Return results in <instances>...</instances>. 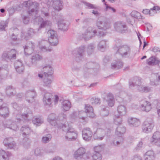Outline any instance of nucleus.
I'll use <instances>...</instances> for the list:
<instances>
[{"label": "nucleus", "instance_id": "nucleus-1", "mask_svg": "<svg viewBox=\"0 0 160 160\" xmlns=\"http://www.w3.org/2000/svg\"><path fill=\"white\" fill-rule=\"evenodd\" d=\"M122 41L120 39H117L116 41V46L114 47L118 49L117 52L120 53L123 57L126 58L129 57L131 53V50L129 47L127 45H124L121 46H118L119 44H120Z\"/></svg>", "mask_w": 160, "mask_h": 160}, {"label": "nucleus", "instance_id": "nucleus-2", "mask_svg": "<svg viewBox=\"0 0 160 160\" xmlns=\"http://www.w3.org/2000/svg\"><path fill=\"white\" fill-rule=\"evenodd\" d=\"M47 34L48 36V40L51 46H56L58 44V41L57 32L53 30L48 31Z\"/></svg>", "mask_w": 160, "mask_h": 160}, {"label": "nucleus", "instance_id": "nucleus-3", "mask_svg": "<svg viewBox=\"0 0 160 160\" xmlns=\"http://www.w3.org/2000/svg\"><path fill=\"white\" fill-rule=\"evenodd\" d=\"M154 126L153 119L148 118L144 122L142 125V129L143 132L148 133L151 132Z\"/></svg>", "mask_w": 160, "mask_h": 160}, {"label": "nucleus", "instance_id": "nucleus-4", "mask_svg": "<svg viewBox=\"0 0 160 160\" xmlns=\"http://www.w3.org/2000/svg\"><path fill=\"white\" fill-rule=\"evenodd\" d=\"M40 89L42 93H44L43 98V103L45 105H49L52 103V100L53 98V96L52 93L47 92V91L43 87H40Z\"/></svg>", "mask_w": 160, "mask_h": 160}, {"label": "nucleus", "instance_id": "nucleus-5", "mask_svg": "<svg viewBox=\"0 0 160 160\" xmlns=\"http://www.w3.org/2000/svg\"><path fill=\"white\" fill-rule=\"evenodd\" d=\"M97 33V30L91 27H89L87 29L85 32L82 34V37L85 40H88L95 36Z\"/></svg>", "mask_w": 160, "mask_h": 160}, {"label": "nucleus", "instance_id": "nucleus-6", "mask_svg": "<svg viewBox=\"0 0 160 160\" xmlns=\"http://www.w3.org/2000/svg\"><path fill=\"white\" fill-rule=\"evenodd\" d=\"M114 27L116 30L120 33H124L128 32V28L124 22H116L114 24Z\"/></svg>", "mask_w": 160, "mask_h": 160}, {"label": "nucleus", "instance_id": "nucleus-7", "mask_svg": "<svg viewBox=\"0 0 160 160\" xmlns=\"http://www.w3.org/2000/svg\"><path fill=\"white\" fill-rule=\"evenodd\" d=\"M48 0L47 2L48 5L52 6L54 9L58 11L61 10L63 8V2L62 0H53L52 2Z\"/></svg>", "mask_w": 160, "mask_h": 160}, {"label": "nucleus", "instance_id": "nucleus-8", "mask_svg": "<svg viewBox=\"0 0 160 160\" xmlns=\"http://www.w3.org/2000/svg\"><path fill=\"white\" fill-rule=\"evenodd\" d=\"M85 47L84 45L75 48L72 52L73 54L76 57V58H82L85 52Z\"/></svg>", "mask_w": 160, "mask_h": 160}, {"label": "nucleus", "instance_id": "nucleus-9", "mask_svg": "<svg viewBox=\"0 0 160 160\" xmlns=\"http://www.w3.org/2000/svg\"><path fill=\"white\" fill-rule=\"evenodd\" d=\"M96 25L99 29L104 31L111 28L110 23L106 19L103 21H98L96 22Z\"/></svg>", "mask_w": 160, "mask_h": 160}, {"label": "nucleus", "instance_id": "nucleus-10", "mask_svg": "<svg viewBox=\"0 0 160 160\" xmlns=\"http://www.w3.org/2000/svg\"><path fill=\"white\" fill-rule=\"evenodd\" d=\"M33 6H34V8L28 11V14L30 16L34 15L35 19H37V18H40L38 15L39 9V3L37 2H33Z\"/></svg>", "mask_w": 160, "mask_h": 160}, {"label": "nucleus", "instance_id": "nucleus-11", "mask_svg": "<svg viewBox=\"0 0 160 160\" xmlns=\"http://www.w3.org/2000/svg\"><path fill=\"white\" fill-rule=\"evenodd\" d=\"M11 53H12V56H11L10 54H9L8 51H4L2 54V59L3 60L8 61V60H10L12 59H15L16 57V51L14 49H12L11 50Z\"/></svg>", "mask_w": 160, "mask_h": 160}, {"label": "nucleus", "instance_id": "nucleus-12", "mask_svg": "<svg viewBox=\"0 0 160 160\" xmlns=\"http://www.w3.org/2000/svg\"><path fill=\"white\" fill-rule=\"evenodd\" d=\"M93 135L90 128H87L83 129L82 131V137L83 139L86 141L90 140Z\"/></svg>", "mask_w": 160, "mask_h": 160}, {"label": "nucleus", "instance_id": "nucleus-13", "mask_svg": "<svg viewBox=\"0 0 160 160\" xmlns=\"http://www.w3.org/2000/svg\"><path fill=\"white\" fill-rule=\"evenodd\" d=\"M140 107L141 110L146 112H148L152 108L150 102L144 100L141 101Z\"/></svg>", "mask_w": 160, "mask_h": 160}, {"label": "nucleus", "instance_id": "nucleus-14", "mask_svg": "<svg viewBox=\"0 0 160 160\" xmlns=\"http://www.w3.org/2000/svg\"><path fill=\"white\" fill-rule=\"evenodd\" d=\"M85 152V150L84 148H80L75 152L74 157L76 159L80 160L86 154H87Z\"/></svg>", "mask_w": 160, "mask_h": 160}, {"label": "nucleus", "instance_id": "nucleus-15", "mask_svg": "<svg viewBox=\"0 0 160 160\" xmlns=\"http://www.w3.org/2000/svg\"><path fill=\"white\" fill-rule=\"evenodd\" d=\"M70 131L66 133L65 138L68 140H72L76 139L77 137V132L74 128L70 129Z\"/></svg>", "mask_w": 160, "mask_h": 160}, {"label": "nucleus", "instance_id": "nucleus-16", "mask_svg": "<svg viewBox=\"0 0 160 160\" xmlns=\"http://www.w3.org/2000/svg\"><path fill=\"white\" fill-rule=\"evenodd\" d=\"M141 79L138 77H135L132 80L129 81V84L131 88L135 87L138 90L139 87H141Z\"/></svg>", "mask_w": 160, "mask_h": 160}, {"label": "nucleus", "instance_id": "nucleus-17", "mask_svg": "<svg viewBox=\"0 0 160 160\" xmlns=\"http://www.w3.org/2000/svg\"><path fill=\"white\" fill-rule=\"evenodd\" d=\"M4 127L14 131L18 129V127L15 122L11 120L6 121L4 124Z\"/></svg>", "mask_w": 160, "mask_h": 160}, {"label": "nucleus", "instance_id": "nucleus-18", "mask_svg": "<svg viewBox=\"0 0 160 160\" xmlns=\"http://www.w3.org/2000/svg\"><path fill=\"white\" fill-rule=\"evenodd\" d=\"M9 111V108L4 104L0 106V115L5 118L8 117Z\"/></svg>", "mask_w": 160, "mask_h": 160}, {"label": "nucleus", "instance_id": "nucleus-19", "mask_svg": "<svg viewBox=\"0 0 160 160\" xmlns=\"http://www.w3.org/2000/svg\"><path fill=\"white\" fill-rule=\"evenodd\" d=\"M35 96V92L34 91H28L25 94V99L28 102L31 103L34 101Z\"/></svg>", "mask_w": 160, "mask_h": 160}, {"label": "nucleus", "instance_id": "nucleus-20", "mask_svg": "<svg viewBox=\"0 0 160 160\" xmlns=\"http://www.w3.org/2000/svg\"><path fill=\"white\" fill-rule=\"evenodd\" d=\"M14 66L16 71L19 73H23L24 70V67L21 61H16L14 63Z\"/></svg>", "mask_w": 160, "mask_h": 160}, {"label": "nucleus", "instance_id": "nucleus-21", "mask_svg": "<svg viewBox=\"0 0 160 160\" xmlns=\"http://www.w3.org/2000/svg\"><path fill=\"white\" fill-rule=\"evenodd\" d=\"M84 109L85 113L87 117L89 118H93L94 117L95 115L93 112V108L90 105L85 104Z\"/></svg>", "mask_w": 160, "mask_h": 160}, {"label": "nucleus", "instance_id": "nucleus-22", "mask_svg": "<svg viewBox=\"0 0 160 160\" xmlns=\"http://www.w3.org/2000/svg\"><path fill=\"white\" fill-rule=\"evenodd\" d=\"M98 64L95 62H89L87 63L84 66V70L85 72L88 71L89 73H91L90 71L96 67H98Z\"/></svg>", "mask_w": 160, "mask_h": 160}, {"label": "nucleus", "instance_id": "nucleus-23", "mask_svg": "<svg viewBox=\"0 0 160 160\" xmlns=\"http://www.w3.org/2000/svg\"><path fill=\"white\" fill-rule=\"evenodd\" d=\"M32 116V113H23L22 114L18 113L16 115V119L17 120L18 122H21L22 120L21 118H23L25 120H28L30 119V118Z\"/></svg>", "mask_w": 160, "mask_h": 160}, {"label": "nucleus", "instance_id": "nucleus-24", "mask_svg": "<svg viewBox=\"0 0 160 160\" xmlns=\"http://www.w3.org/2000/svg\"><path fill=\"white\" fill-rule=\"evenodd\" d=\"M129 125L132 127H137L140 124V120L136 118H130L128 119Z\"/></svg>", "mask_w": 160, "mask_h": 160}, {"label": "nucleus", "instance_id": "nucleus-25", "mask_svg": "<svg viewBox=\"0 0 160 160\" xmlns=\"http://www.w3.org/2000/svg\"><path fill=\"white\" fill-rule=\"evenodd\" d=\"M52 82V78L51 76L44 75L43 82V85L44 87L49 88L51 85V84Z\"/></svg>", "mask_w": 160, "mask_h": 160}, {"label": "nucleus", "instance_id": "nucleus-26", "mask_svg": "<svg viewBox=\"0 0 160 160\" xmlns=\"http://www.w3.org/2000/svg\"><path fill=\"white\" fill-rule=\"evenodd\" d=\"M48 43L47 41L41 40L39 42V45L40 50L43 52H50L52 51L51 48H47L46 45Z\"/></svg>", "mask_w": 160, "mask_h": 160}, {"label": "nucleus", "instance_id": "nucleus-27", "mask_svg": "<svg viewBox=\"0 0 160 160\" xmlns=\"http://www.w3.org/2000/svg\"><path fill=\"white\" fill-rule=\"evenodd\" d=\"M55 19L58 21V27L59 29L63 30H66L67 29L68 25L66 24L65 21L62 19H58V17H55Z\"/></svg>", "mask_w": 160, "mask_h": 160}, {"label": "nucleus", "instance_id": "nucleus-28", "mask_svg": "<svg viewBox=\"0 0 160 160\" xmlns=\"http://www.w3.org/2000/svg\"><path fill=\"white\" fill-rule=\"evenodd\" d=\"M48 121L52 126H55L58 124L57 117L54 114L52 113L49 116Z\"/></svg>", "mask_w": 160, "mask_h": 160}, {"label": "nucleus", "instance_id": "nucleus-29", "mask_svg": "<svg viewBox=\"0 0 160 160\" xmlns=\"http://www.w3.org/2000/svg\"><path fill=\"white\" fill-rule=\"evenodd\" d=\"M21 131L22 132L23 136L28 137L32 132L31 128L28 125H24L22 127Z\"/></svg>", "mask_w": 160, "mask_h": 160}, {"label": "nucleus", "instance_id": "nucleus-30", "mask_svg": "<svg viewBox=\"0 0 160 160\" xmlns=\"http://www.w3.org/2000/svg\"><path fill=\"white\" fill-rule=\"evenodd\" d=\"M43 70L44 72V75H50L52 74L53 73V68L52 66L49 65H46L43 68Z\"/></svg>", "mask_w": 160, "mask_h": 160}, {"label": "nucleus", "instance_id": "nucleus-31", "mask_svg": "<svg viewBox=\"0 0 160 160\" xmlns=\"http://www.w3.org/2000/svg\"><path fill=\"white\" fill-rule=\"evenodd\" d=\"M126 131L125 127L122 125H120L116 129L115 134L118 137H120L125 133Z\"/></svg>", "mask_w": 160, "mask_h": 160}, {"label": "nucleus", "instance_id": "nucleus-32", "mask_svg": "<svg viewBox=\"0 0 160 160\" xmlns=\"http://www.w3.org/2000/svg\"><path fill=\"white\" fill-rule=\"evenodd\" d=\"M42 58V57L38 54H35L33 55L31 58V63L30 64H27L29 67H30L32 65L36 64L37 61L40 60Z\"/></svg>", "mask_w": 160, "mask_h": 160}, {"label": "nucleus", "instance_id": "nucleus-33", "mask_svg": "<svg viewBox=\"0 0 160 160\" xmlns=\"http://www.w3.org/2000/svg\"><path fill=\"white\" fill-rule=\"evenodd\" d=\"M57 127L58 128H62V130L66 132L67 133L70 130V129L73 128L70 126L69 124H68V123H66L65 124H62V122L60 123V124H58Z\"/></svg>", "mask_w": 160, "mask_h": 160}, {"label": "nucleus", "instance_id": "nucleus-34", "mask_svg": "<svg viewBox=\"0 0 160 160\" xmlns=\"http://www.w3.org/2000/svg\"><path fill=\"white\" fill-rule=\"evenodd\" d=\"M123 64V63L122 61L118 60L112 63L111 68L113 69H119L122 68Z\"/></svg>", "mask_w": 160, "mask_h": 160}, {"label": "nucleus", "instance_id": "nucleus-35", "mask_svg": "<svg viewBox=\"0 0 160 160\" xmlns=\"http://www.w3.org/2000/svg\"><path fill=\"white\" fill-rule=\"evenodd\" d=\"M11 153L9 152H5L3 150H0V160H9V157Z\"/></svg>", "mask_w": 160, "mask_h": 160}, {"label": "nucleus", "instance_id": "nucleus-36", "mask_svg": "<svg viewBox=\"0 0 160 160\" xmlns=\"http://www.w3.org/2000/svg\"><path fill=\"white\" fill-rule=\"evenodd\" d=\"M105 132L101 128H98L96 132L94 134V136L95 137L96 134H97L98 136L97 139L102 140L103 139L105 136Z\"/></svg>", "mask_w": 160, "mask_h": 160}, {"label": "nucleus", "instance_id": "nucleus-37", "mask_svg": "<svg viewBox=\"0 0 160 160\" xmlns=\"http://www.w3.org/2000/svg\"><path fill=\"white\" fill-rule=\"evenodd\" d=\"M107 42L108 41L106 40L100 41L98 45V49L102 52H103L107 47Z\"/></svg>", "mask_w": 160, "mask_h": 160}, {"label": "nucleus", "instance_id": "nucleus-38", "mask_svg": "<svg viewBox=\"0 0 160 160\" xmlns=\"http://www.w3.org/2000/svg\"><path fill=\"white\" fill-rule=\"evenodd\" d=\"M6 93L9 96H14L16 93L15 88L12 86H8L6 88Z\"/></svg>", "mask_w": 160, "mask_h": 160}, {"label": "nucleus", "instance_id": "nucleus-39", "mask_svg": "<svg viewBox=\"0 0 160 160\" xmlns=\"http://www.w3.org/2000/svg\"><path fill=\"white\" fill-rule=\"evenodd\" d=\"M106 100L109 106L112 107L113 106L114 103V98L112 94L110 93L108 94Z\"/></svg>", "mask_w": 160, "mask_h": 160}, {"label": "nucleus", "instance_id": "nucleus-40", "mask_svg": "<svg viewBox=\"0 0 160 160\" xmlns=\"http://www.w3.org/2000/svg\"><path fill=\"white\" fill-rule=\"evenodd\" d=\"M118 114L121 116H124L126 113V108L123 105L119 106L117 108Z\"/></svg>", "mask_w": 160, "mask_h": 160}, {"label": "nucleus", "instance_id": "nucleus-41", "mask_svg": "<svg viewBox=\"0 0 160 160\" xmlns=\"http://www.w3.org/2000/svg\"><path fill=\"white\" fill-rule=\"evenodd\" d=\"M155 79L154 80H151L150 84L152 86H157L160 85V75H154Z\"/></svg>", "mask_w": 160, "mask_h": 160}, {"label": "nucleus", "instance_id": "nucleus-42", "mask_svg": "<svg viewBox=\"0 0 160 160\" xmlns=\"http://www.w3.org/2000/svg\"><path fill=\"white\" fill-rule=\"evenodd\" d=\"M62 107L64 110L68 111L71 108V104L69 101L65 100L62 102Z\"/></svg>", "mask_w": 160, "mask_h": 160}, {"label": "nucleus", "instance_id": "nucleus-43", "mask_svg": "<svg viewBox=\"0 0 160 160\" xmlns=\"http://www.w3.org/2000/svg\"><path fill=\"white\" fill-rule=\"evenodd\" d=\"M159 61L155 57H151L147 60V63L149 65H154L158 63Z\"/></svg>", "mask_w": 160, "mask_h": 160}, {"label": "nucleus", "instance_id": "nucleus-44", "mask_svg": "<svg viewBox=\"0 0 160 160\" xmlns=\"http://www.w3.org/2000/svg\"><path fill=\"white\" fill-rule=\"evenodd\" d=\"M154 159V153L153 151H149L145 155V160H153Z\"/></svg>", "mask_w": 160, "mask_h": 160}, {"label": "nucleus", "instance_id": "nucleus-45", "mask_svg": "<svg viewBox=\"0 0 160 160\" xmlns=\"http://www.w3.org/2000/svg\"><path fill=\"white\" fill-rule=\"evenodd\" d=\"M159 8L158 6H154L153 8L150 9L151 10L147 9H143L142 12L145 14H149L150 15L152 16L153 15V14L152 13L151 11H152L153 13H155V11L156 10H158Z\"/></svg>", "mask_w": 160, "mask_h": 160}, {"label": "nucleus", "instance_id": "nucleus-46", "mask_svg": "<svg viewBox=\"0 0 160 160\" xmlns=\"http://www.w3.org/2000/svg\"><path fill=\"white\" fill-rule=\"evenodd\" d=\"M32 122L34 125L39 126L43 122V120L40 117H36L33 118Z\"/></svg>", "mask_w": 160, "mask_h": 160}, {"label": "nucleus", "instance_id": "nucleus-47", "mask_svg": "<svg viewBox=\"0 0 160 160\" xmlns=\"http://www.w3.org/2000/svg\"><path fill=\"white\" fill-rule=\"evenodd\" d=\"M122 116H121L118 114H116L114 116V123L118 125L121 124L122 122Z\"/></svg>", "mask_w": 160, "mask_h": 160}, {"label": "nucleus", "instance_id": "nucleus-48", "mask_svg": "<svg viewBox=\"0 0 160 160\" xmlns=\"http://www.w3.org/2000/svg\"><path fill=\"white\" fill-rule=\"evenodd\" d=\"M130 15L132 17L137 19H139L140 18L142 19H144V17L142 16L140 13L136 11H132Z\"/></svg>", "mask_w": 160, "mask_h": 160}, {"label": "nucleus", "instance_id": "nucleus-49", "mask_svg": "<svg viewBox=\"0 0 160 160\" xmlns=\"http://www.w3.org/2000/svg\"><path fill=\"white\" fill-rule=\"evenodd\" d=\"M7 67V65L4 67H0V76L2 79L6 78L7 76V71L5 69Z\"/></svg>", "mask_w": 160, "mask_h": 160}, {"label": "nucleus", "instance_id": "nucleus-50", "mask_svg": "<svg viewBox=\"0 0 160 160\" xmlns=\"http://www.w3.org/2000/svg\"><path fill=\"white\" fill-rule=\"evenodd\" d=\"M159 139H160V132L157 131L153 133L151 142L153 144Z\"/></svg>", "mask_w": 160, "mask_h": 160}, {"label": "nucleus", "instance_id": "nucleus-51", "mask_svg": "<svg viewBox=\"0 0 160 160\" xmlns=\"http://www.w3.org/2000/svg\"><path fill=\"white\" fill-rule=\"evenodd\" d=\"M58 120V124H60L59 122H65L66 120V115L63 113L60 114L57 117Z\"/></svg>", "mask_w": 160, "mask_h": 160}, {"label": "nucleus", "instance_id": "nucleus-52", "mask_svg": "<svg viewBox=\"0 0 160 160\" xmlns=\"http://www.w3.org/2000/svg\"><path fill=\"white\" fill-rule=\"evenodd\" d=\"M95 48V45L92 43H90L88 45L87 51L88 55H90L93 52Z\"/></svg>", "mask_w": 160, "mask_h": 160}, {"label": "nucleus", "instance_id": "nucleus-53", "mask_svg": "<svg viewBox=\"0 0 160 160\" xmlns=\"http://www.w3.org/2000/svg\"><path fill=\"white\" fill-rule=\"evenodd\" d=\"M52 138V137L51 134H47L42 138V142L44 143H47L51 141Z\"/></svg>", "mask_w": 160, "mask_h": 160}, {"label": "nucleus", "instance_id": "nucleus-54", "mask_svg": "<svg viewBox=\"0 0 160 160\" xmlns=\"http://www.w3.org/2000/svg\"><path fill=\"white\" fill-rule=\"evenodd\" d=\"M41 15L43 17H48L50 16L48 9L46 8L43 7L41 9Z\"/></svg>", "mask_w": 160, "mask_h": 160}, {"label": "nucleus", "instance_id": "nucleus-55", "mask_svg": "<svg viewBox=\"0 0 160 160\" xmlns=\"http://www.w3.org/2000/svg\"><path fill=\"white\" fill-rule=\"evenodd\" d=\"M33 29L32 28H29L25 33V38L26 40L28 39V38L31 37L34 34Z\"/></svg>", "mask_w": 160, "mask_h": 160}, {"label": "nucleus", "instance_id": "nucleus-56", "mask_svg": "<svg viewBox=\"0 0 160 160\" xmlns=\"http://www.w3.org/2000/svg\"><path fill=\"white\" fill-rule=\"evenodd\" d=\"M151 90V88L148 86L143 87L142 86L141 87H139L138 88V90L142 92H150Z\"/></svg>", "mask_w": 160, "mask_h": 160}, {"label": "nucleus", "instance_id": "nucleus-57", "mask_svg": "<svg viewBox=\"0 0 160 160\" xmlns=\"http://www.w3.org/2000/svg\"><path fill=\"white\" fill-rule=\"evenodd\" d=\"M8 22L6 21H2L0 22V30L3 31L5 30V28L8 27Z\"/></svg>", "mask_w": 160, "mask_h": 160}, {"label": "nucleus", "instance_id": "nucleus-58", "mask_svg": "<svg viewBox=\"0 0 160 160\" xmlns=\"http://www.w3.org/2000/svg\"><path fill=\"white\" fill-rule=\"evenodd\" d=\"M51 22L48 20L43 21L40 24L39 28H44L47 26H51Z\"/></svg>", "mask_w": 160, "mask_h": 160}, {"label": "nucleus", "instance_id": "nucleus-59", "mask_svg": "<svg viewBox=\"0 0 160 160\" xmlns=\"http://www.w3.org/2000/svg\"><path fill=\"white\" fill-rule=\"evenodd\" d=\"M92 157L94 160H101L102 159V155L99 152H94Z\"/></svg>", "mask_w": 160, "mask_h": 160}, {"label": "nucleus", "instance_id": "nucleus-60", "mask_svg": "<svg viewBox=\"0 0 160 160\" xmlns=\"http://www.w3.org/2000/svg\"><path fill=\"white\" fill-rule=\"evenodd\" d=\"M34 50L32 48H29L26 46L24 48V53L26 55H31L33 52Z\"/></svg>", "mask_w": 160, "mask_h": 160}, {"label": "nucleus", "instance_id": "nucleus-61", "mask_svg": "<svg viewBox=\"0 0 160 160\" xmlns=\"http://www.w3.org/2000/svg\"><path fill=\"white\" fill-rule=\"evenodd\" d=\"M23 5L27 8H29L33 6V2L30 0L24 2L23 3Z\"/></svg>", "mask_w": 160, "mask_h": 160}, {"label": "nucleus", "instance_id": "nucleus-62", "mask_svg": "<svg viewBox=\"0 0 160 160\" xmlns=\"http://www.w3.org/2000/svg\"><path fill=\"white\" fill-rule=\"evenodd\" d=\"M83 4L85 5L87 7V8L88 9H96L97 8V7L96 6L90 3L87 2H83Z\"/></svg>", "mask_w": 160, "mask_h": 160}, {"label": "nucleus", "instance_id": "nucleus-63", "mask_svg": "<svg viewBox=\"0 0 160 160\" xmlns=\"http://www.w3.org/2000/svg\"><path fill=\"white\" fill-rule=\"evenodd\" d=\"M80 69V67L79 64H74L72 67V70L73 72H78Z\"/></svg>", "mask_w": 160, "mask_h": 160}, {"label": "nucleus", "instance_id": "nucleus-64", "mask_svg": "<svg viewBox=\"0 0 160 160\" xmlns=\"http://www.w3.org/2000/svg\"><path fill=\"white\" fill-rule=\"evenodd\" d=\"M13 139L12 138L10 137L5 138L3 141V143L4 145H7L10 143L11 142H13Z\"/></svg>", "mask_w": 160, "mask_h": 160}]
</instances>
